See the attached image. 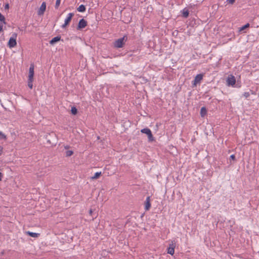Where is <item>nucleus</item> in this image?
I'll return each mask as SVG.
<instances>
[{"label": "nucleus", "mask_w": 259, "mask_h": 259, "mask_svg": "<svg viewBox=\"0 0 259 259\" xmlns=\"http://www.w3.org/2000/svg\"><path fill=\"white\" fill-rule=\"evenodd\" d=\"M127 40V37L126 35L123 36L122 37L116 40L114 42V47L117 48H122L125 42H126Z\"/></svg>", "instance_id": "f257e3e1"}, {"label": "nucleus", "mask_w": 259, "mask_h": 259, "mask_svg": "<svg viewBox=\"0 0 259 259\" xmlns=\"http://www.w3.org/2000/svg\"><path fill=\"white\" fill-rule=\"evenodd\" d=\"M17 37V34L16 33H13L12 36L10 38L8 43V46L10 48H12L15 47L17 45L16 38Z\"/></svg>", "instance_id": "f03ea898"}, {"label": "nucleus", "mask_w": 259, "mask_h": 259, "mask_svg": "<svg viewBox=\"0 0 259 259\" xmlns=\"http://www.w3.org/2000/svg\"><path fill=\"white\" fill-rule=\"evenodd\" d=\"M73 16L74 13H70L68 14L67 18L65 19L64 23L61 26L62 28H65L70 23Z\"/></svg>", "instance_id": "7ed1b4c3"}, {"label": "nucleus", "mask_w": 259, "mask_h": 259, "mask_svg": "<svg viewBox=\"0 0 259 259\" xmlns=\"http://www.w3.org/2000/svg\"><path fill=\"white\" fill-rule=\"evenodd\" d=\"M87 24L88 22L85 20H84V19H80L77 25V30H81L85 28L87 26Z\"/></svg>", "instance_id": "20e7f679"}, {"label": "nucleus", "mask_w": 259, "mask_h": 259, "mask_svg": "<svg viewBox=\"0 0 259 259\" xmlns=\"http://www.w3.org/2000/svg\"><path fill=\"white\" fill-rule=\"evenodd\" d=\"M227 82L229 86H233L236 83L235 76L232 75H229L227 78Z\"/></svg>", "instance_id": "39448f33"}, {"label": "nucleus", "mask_w": 259, "mask_h": 259, "mask_svg": "<svg viewBox=\"0 0 259 259\" xmlns=\"http://www.w3.org/2000/svg\"><path fill=\"white\" fill-rule=\"evenodd\" d=\"M203 78V75L201 74H197L195 77L194 80L193 81V85L195 86L196 85L197 83H199L201 80Z\"/></svg>", "instance_id": "423d86ee"}, {"label": "nucleus", "mask_w": 259, "mask_h": 259, "mask_svg": "<svg viewBox=\"0 0 259 259\" xmlns=\"http://www.w3.org/2000/svg\"><path fill=\"white\" fill-rule=\"evenodd\" d=\"M176 245L172 242L169 244V246L167 248V253L170 254L171 255H173L175 252V248Z\"/></svg>", "instance_id": "0eeeda50"}, {"label": "nucleus", "mask_w": 259, "mask_h": 259, "mask_svg": "<svg viewBox=\"0 0 259 259\" xmlns=\"http://www.w3.org/2000/svg\"><path fill=\"white\" fill-rule=\"evenodd\" d=\"M46 9V4L45 2H42L41 4L39 9L38 12V14L39 15H42L44 14L45 11Z\"/></svg>", "instance_id": "6e6552de"}, {"label": "nucleus", "mask_w": 259, "mask_h": 259, "mask_svg": "<svg viewBox=\"0 0 259 259\" xmlns=\"http://www.w3.org/2000/svg\"><path fill=\"white\" fill-rule=\"evenodd\" d=\"M151 207L150 197V196L147 197L145 202V209L146 210H148Z\"/></svg>", "instance_id": "1a4fd4ad"}, {"label": "nucleus", "mask_w": 259, "mask_h": 259, "mask_svg": "<svg viewBox=\"0 0 259 259\" xmlns=\"http://www.w3.org/2000/svg\"><path fill=\"white\" fill-rule=\"evenodd\" d=\"M34 76V65L31 64L29 69L28 78L33 79Z\"/></svg>", "instance_id": "9d476101"}, {"label": "nucleus", "mask_w": 259, "mask_h": 259, "mask_svg": "<svg viewBox=\"0 0 259 259\" xmlns=\"http://www.w3.org/2000/svg\"><path fill=\"white\" fill-rule=\"evenodd\" d=\"M181 13L182 14V16L185 18H187L188 17L189 15V11L188 9L186 8H184L183 10L181 11Z\"/></svg>", "instance_id": "9b49d317"}, {"label": "nucleus", "mask_w": 259, "mask_h": 259, "mask_svg": "<svg viewBox=\"0 0 259 259\" xmlns=\"http://www.w3.org/2000/svg\"><path fill=\"white\" fill-rule=\"evenodd\" d=\"M61 40L60 36H57L54 38H53L50 41V44L52 45H54L56 42L60 41Z\"/></svg>", "instance_id": "f8f14e48"}, {"label": "nucleus", "mask_w": 259, "mask_h": 259, "mask_svg": "<svg viewBox=\"0 0 259 259\" xmlns=\"http://www.w3.org/2000/svg\"><path fill=\"white\" fill-rule=\"evenodd\" d=\"M25 234L33 238H37L40 235L39 233H33L30 231H26Z\"/></svg>", "instance_id": "ddd939ff"}, {"label": "nucleus", "mask_w": 259, "mask_h": 259, "mask_svg": "<svg viewBox=\"0 0 259 259\" xmlns=\"http://www.w3.org/2000/svg\"><path fill=\"white\" fill-rule=\"evenodd\" d=\"M86 8L84 5H81L77 8V10L79 12H84L85 11Z\"/></svg>", "instance_id": "4468645a"}, {"label": "nucleus", "mask_w": 259, "mask_h": 259, "mask_svg": "<svg viewBox=\"0 0 259 259\" xmlns=\"http://www.w3.org/2000/svg\"><path fill=\"white\" fill-rule=\"evenodd\" d=\"M207 113V110L205 107H203L200 110V114L202 117H204Z\"/></svg>", "instance_id": "2eb2a0df"}, {"label": "nucleus", "mask_w": 259, "mask_h": 259, "mask_svg": "<svg viewBox=\"0 0 259 259\" xmlns=\"http://www.w3.org/2000/svg\"><path fill=\"white\" fill-rule=\"evenodd\" d=\"M147 136H148V141L149 142H153L154 141V138L153 137V135L152 134V132H150L148 135H147Z\"/></svg>", "instance_id": "dca6fc26"}, {"label": "nucleus", "mask_w": 259, "mask_h": 259, "mask_svg": "<svg viewBox=\"0 0 259 259\" xmlns=\"http://www.w3.org/2000/svg\"><path fill=\"white\" fill-rule=\"evenodd\" d=\"M141 133L146 134L147 135L151 132V130L148 128H144L141 131Z\"/></svg>", "instance_id": "f3484780"}, {"label": "nucleus", "mask_w": 259, "mask_h": 259, "mask_svg": "<svg viewBox=\"0 0 259 259\" xmlns=\"http://www.w3.org/2000/svg\"><path fill=\"white\" fill-rule=\"evenodd\" d=\"M33 80V79H30V78L28 79V86L31 89H32V87H33V84H32Z\"/></svg>", "instance_id": "a211bd4d"}, {"label": "nucleus", "mask_w": 259, "mask_h": 259, "mask_svg": "<svg viewBox=\"0 0 259 259\" xmlns=\"http://www.w3.org/2000/svg\"><path fill=\"white\" fill-rule=\"evenodd\" d=\"M101 172H97L95 174L94 176L92 177V179H97L101 175Z\"/></svg>", "instance_id": "6ab92c4d"}, {"label": "nucleus", "mask_w": 259, "mask_h": 259, "mask_svg": "<svg viewBox=\"0 0 259 259\" xmlns=\"http://www.w3.org/2000/svg\"><path fill=\"white\" fill-rule=\"evenodd\" d=\"M71 112L73 115H76L77 113V110L76 107L73 106L71 107Z\"/></svg>", "instance_id": "aec40b11"}, {"label": "nucleus", "mask_w": 259, "mask_h": 259, "mask_svg": "<svg viewBox=\"0 0 259 259\" xmlns=\"http://www.w3.org/2000/svg\"><path fill=\"white\" fill-rule=\"evenodd\" d=\"M73 154V152L71 150H67L65 152L66 156L69 157L71 156Z\"/></svg>", "instance_id": "412c9836"}, {"label": "nucleus", "mask_w": 259, "mask_h": 259, "mask_svg": "<svg viewBox=\"0 0 259 259\" xmlns=\"http://www.w3.org/2000/svg\"><path fill=\"white\" fill-rule=\"evenodd\" d=\"M5 17L0 13V21L3 23L6 24Z\"/></svg>", "instance_id": "4be33fe9"}, {"label": "nucleus", "mask_w": 259, "mask_h": 259, "mask_svg": "<svg viewBox=\"0 0 259 259\" xmlns=\"http://www.w3.org/2000/svg\"><path fill=\"white\" fill-rule=\"evenodd\" d=\"M249 27V23H247L245 25H244V26H242L240 28L239 30L240 31H242V30L245 29L246 28H248Z\"/></svg>", "instance_id": "5701e85b"}, {"label": "nucleus", "mask_w": 259, "mask_h": 259, "mask_svg": "<svg viewBox=\"0 0 259 259\" xmlns=\"http://www.w3.org/2000/svg\"><path fill=\"white\" fill-rule=\"evenodd\" d=\"M60 3H61V0H56L55 6L56 9H58V8L60 6Z\"/></svg>", "instance_id": "b1692460"}, {"label": "nucleus", "mask_w": 259, "mask_h": 259, "mask_svg": "<svg viewBox=\"0 0 259 259\" xmlns=\"http://www.w3.org/2000/svg\"><path fill=\"white\" fill-rule=\"evenodd\" d=\"M243 96L246 98H248L250 96V93L249 92H245L244 94H243Z\"/></svg>", "instance_id": "393cba45"}, {"label": "nucleus", "mask_w": 259, "mask_h": 259, "mask_svg": "<svg viewBox=\"0 0 259 259\" xmlns=\"http://www.w3.org/2000/svg\"><path fill=\"white\" fill-rule=\"evenodd\" d=\"M0 138L1 139L6 138L5 135L4 134H3L1 132H0Z\"/></svg>", "instance_id": "a878e982"}, {"label": "nucleus", "mask_w": 259, "mask_h": 259, "mask_svg": "<svg viewBox=\"0 0 259 259\" xmlns=\"http://www.w3.org/2000/svg\"><path fill=\"white\" fill-rule=\"evenodd\" d=\"M230 159H232V160H233L234 161L236 160L235 156L234 154L231 155L230 156Z\"/></svg>", "instance_id": "bb28decb"}, {"label": "nucleus", "mask_w": 259, "mask_h": 259, "mask_svg": "<svg viewBox=\"0 0 259 259\" xmlns=\"http://www.w3.org/2000/svg\"><path fill=\"white\" fill-rule=\"evenodd\" d=\"M235 0H227V2H228L229 4H233L235 2Z\"/></svg>", "instance_id": "cd10ccee"}, {"label": "nucleus", "mask_w": 259, "mask_h": 259, "mask_svg": "<svg viewBox=\"0 0 259 259\" xmlns=\"http://www.w3.org/2000/svg\"><path fill=\"white\" fill-rule=\"evenodd\" d=\"M203 1L204 0H196V2H197L196 5H197L198 4H201L203 2Z\"/></svg>", "instance_id": "c85d7f7f"}, {"label": "nucleus", "mask_w": 259, "mask_h": 259, "mask_svg": "<svg viewBox=\"0 0 259 259\" xmlns=\"http://www.w3.org/2000/svg\"><path fill=\"white\" fill-rule=\"evenodd\" d=\"M9 4H6L5 6V9H9Z\"/></svg>", "instance_id": "c756f323"}, {"label": "nucleus", "mask_w": 259, "mask_h": 259, "mask_svg": "<svg viewBox=\"0 0 259 259\" xmlns=\"http://www.w3.org/2000/svg\"><path fill=\"white\" fill-rule=\"evenodd\" d=\"M3 147L0 146V156L1 155V154H2V152H3Z\"/></svg>", "instance_id": "7c9ffc66"}, {"label": "nucleus", "mask_w": 259, "mask_h": 259, "mask_svg": "<svg viewBox=\"0 0 259 259\" xmlns=\"http://www.w3.org/2000/svg\"><path fill=\"white\" fill-rule=\"evenodd\" d=\"M3 30V25L0 24V31Z\"/></svg>", "instance_id": "2f4dec72"}, {"label": "nucleus", "mask_w": 259, "mask_h": 259, "mask_svg": "<svg viewBox=\"0 0 259 259\" xmlns=\"http://www.w3.org/2000/svg\"><path fill=\"white\" fill-rule=\"evenodd\" d=\"M3 177V174L0 172V181L2 180Z\"/></svg>", "instance_id": "473e14b6"}, {"label": "nucleus", "mask_w": 259, "mask_h": 259, "mask_svg": "<svg viewBox=\"0 0 259 259\" xmlns=\"http://www.w3.org/2000/svg\"><path fill=\"white\" fill-rule=\"evenodd\" d=\"M89 213H90V215H92V213H93V210L92 209H91L89 211Z\"/></svg>", "instance_id": "72a5a7b5"}]
</instances>
